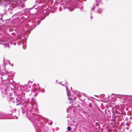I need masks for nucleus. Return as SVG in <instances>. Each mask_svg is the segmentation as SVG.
Returning <instances> with one entry per match:
<instances>
[{
    "label": "nucleus",
    "mask_w": 132,
    "mask_h": 132,
    "mask_svg": "<svg viewBox=\"0 0 132 132\" xmlns=\"http://www.w3.org/2000/svg\"><path fill=\"white\" fill-rule=\"evenodd\" d=\"M0 5L3 6L4 7L11 8L12 7V4L9 3V2L5 1L4 0H0Z\"/></svg>",
    "instance_id": "1"
},
{
    "label": "nucleus",
    "mask_w": 132,
    "mask_h": 132,
    "mask_svg": "<svg viewBox=\"0 0 132 132\" xmlns=\"http://www.w3.org/2000/svg\"><path fill=\"white\" fill-rule=\"evenodd\" d=\"M67 129L68 130L70 131L71 130V128L70 127H68L67 128Z\"/></svg>",
    "instance_id": "2"
},
{
    "label": "nucleus",
    "mask_w": 132,
    "mask_h": 132,
    "mask_svg": "<svg viewBox=\"0 0 132 132\" xmlns=\"http://www.w3.org/2000/svg\"><path fill=\"white\" fill-rule=\"evenodd\" d=\"M43 12L44 13H45L46 12V9H45L43 10Z\"/></svg>",
    "instance_id": "3"
},
{
    "label": "nucleus",
    "mask_w": 132,
    "mask_h": 132,
    "mask_svg": "<svg viewBox=\"0 0 132 132\" xmlns=\"http://www.w3.org/2000/svg\"><path fill=\"white\" fill-rule=\"evenodd\" d=\"M68 98L70 101H71L72 100V99L70 97H69Z\"/></svg>",
    "instance_id": "4"
},
{
    "label": "nucleus",
    "mask_w": 132,
    "mask_h": 132,
    "mask_svg": "<svg viewBox=\"0 0 132 132\" xmlns=\"http://www.w3.org/2000/svg\"><path fill=\"white\" fill-rule=\"evenodd\" d=\"M10 20V19H7V20H6V21L8 20H9H9Z\"/></svg>",
    "instance_id": "5"
},
{
    "label": "nucleus",
    "mask_w": 132,
    "mask_h": 132,
    "mask_svg": "<svg viewBox=\"0 0 132 132\" xmlns=\"http://www.w3.org/2000/svg\"><path fill=\"white\" fill-rule=\"evenodd\" d=\"M73 10H71V11H72Z\"/></svg>",
    "instance_id": "6"
},
{
    "label": "nucleus",
    "mask_w": 132,
    "mask_h": 132,
    "mask_svg": "<svg viewBox=\"0 0 132 132\" xmlns=\"http://www.w3.org/2000/svg\"><path fill=\"white\" fill-rule=\"evenodd\" d=\"M93 9L94 10V9Z\"/></svg>",
    "instance_id": "7"
},
{
    "label": "nucleus",
    "mask_w": 132,
    "mask_h": 132,
    "mask_svg": "<svg viewBox=\"0 0 132 132\" xmlns=\"http://www.w3.org/2000/svg\"><path fill=\"white\" fill-rule=\"evenodd\" d=\"M68 95L69 96V94H68Z\"/></svg>",
    "instance_id": "8"
}]
</instances>
